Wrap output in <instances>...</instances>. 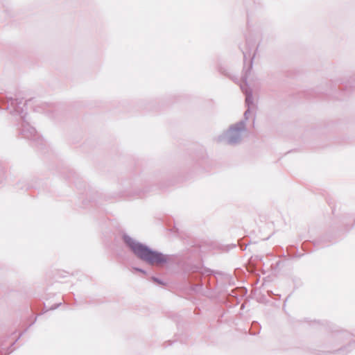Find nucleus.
<instances>
[{"label":"nucleus","mask_w":355,"mask_h":355,"mask_svg":"<svg viewBox=\"0 0 355 355\" xmlns=\"http://www.w3.org/2000/svg\"><path fill=\"white\" fill-rule=\"evenodd\" d=\"M125 241L137 257L152 265H162L168 261L166 256L151 251L142 245L136 243L130 238H125Z\"/></svg>","instance_id":"nucleus-1"}]
</instances>
